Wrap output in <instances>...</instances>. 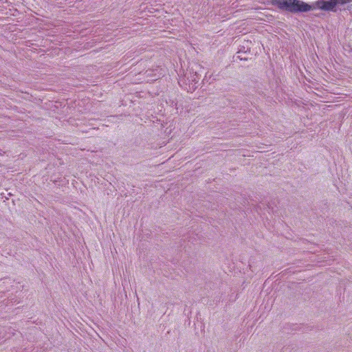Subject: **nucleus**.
Masks as SVG:
<instances>
[{
  "mask_svg": "<svg viewBox=\"0 0 352 352\" xmlns=\"http://www.w3.org/2000/svg\"><path fill=\"white\" fill-rule=\"evenodd\" d=\"M268 2L280 10L290 13L307 12L315 9L314 6L300 0H269Z\"/></svg>",
  "mask_w": 352,
  "mask_h": 352,
  "instance_id": "1",
  "label": "nucleus"
},
{
  "mask_svg": "<svg viewBox=\"0 0 352 352\" xmlns=\"http://www.w3.org/2000/svg\"><path fill=\"white\" fill-rule=\"evenodd\" d=\"M200 78V75L197 72H191L190 70L189 72H187L185 74V78L188 80L189 84L192 85V89H195V85L198 82Z\"/></svg>",
  "mask_w": 352,
  "mask_h": 352,
  "instance_id": "3",
  "label": "nucleus"
},
{
  "mask_svg": "<svg viewBox=\"0 0 352 352\" xmlns=\"http://www.w3.org/2000/svg\"><path fill=\"white\" fill-rule=\"evenodd\" d=\"M337 5L338 2L336 0H319L312 6H314L315 8H318L322 10L336 12Z\"/></svg>",
  "mask_w": 352,
  "mask_h": 352,
  "instance_id": "2",
  "label": "nucleus"
},
{
  "mask_svg": "<svg viewBox=\"0 0 352 352\" xmlns=\"http://www.w3.org/2000/svg\"><path fill=\"white\" fill-rule=\"evenodd\" d=\"M338 2V4L344 5L349 2V0H336Z\"/></svg>",
  "mask_w": 352,
  "mask_h": 352,
  "instance_id": "4",
  "label": "nucleus"
}]
</instances>
